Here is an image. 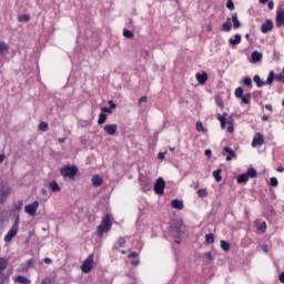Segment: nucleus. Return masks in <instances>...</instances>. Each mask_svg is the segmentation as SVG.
Here are the masks:
<instances>
[{"label": "nucleus", "mask_w": 284, "mask_h": 284, "mask_svg": "<svg viewBox=\"0 0 284 284\" xmlns=\"http://www.w3.org/2000/svg\"><path fill=\"white\" fill-rule=\"evenodd\" d=\"M200 185H201L200 182H195L194 185H193L194 190H199V186H200Z\"/></svg>", "instance_id": "59"}, {"label": "nucleus", "mask_w": 284, "mask_h": 284, "mask_svg": "<svg viewBox=\"0 0 284 284\" xmlns=\"http://www.w3.org/2000/svg\"><path fill=\"white\" fill-rule=\"evenodd\" d=\"M265 143V139H263V134L256 133L253 138L252 146L256 148V145H263Z\"/></svg>", "instance_id": "11"}, {"label": "nucleus", "mask_w": 284, "mask_h": 284, "mask_svg": "<svg viewBox=\"0 0 284 284\" xmlns=\"http://www.w3.org/2000/svg\"><path fill=\"white\" fill-rule=\"evenodd\" d=\"M277 172H284V168L283 166H278L277 168Z\"/></svg>", "instance_id": "64"}, {"label": "nucleus", "mask_w": 284, "mask_h": 284, "mask_svg": "<svg viewBox=\"0 0 284 284\" xmlns=\"http://www.w3.org/2000/svg\"><path fill=\"white\" fill-rule=\"evenodd\" d=\"M221 169H217L216 171L213 172V176L216 181V183H221V181H223V178H221Z\"/></svg>", "instance_id": "24"}, {"label": "nucleus", "mask_w": 284, "mask_h": 284, "mask_svg": "<svg viewBox=\"0 0 284 284\" xmlns=\"http://www.w3.org/2000/svg\"><path fill=\"white\" fill-rule=\"evenodd\" d=\"M164 190H165V180H163V178H159L154 184V192L155 194L163 195Z\"/></svg>", "instance_id": "7"}, {"label": "nucleus", "mask_w": 284, "mask_h": 284, "mask_svg": "<svg viewBox=\"0 0 284 284\" xmlns=\"http://www.w3.org/2000/svg\"><path fill=\"white\" fill-rule=\"evenodd\" d=\"M222 30L224 32H231L232 31V19L227 18L226 22L222 24Z\"/></svg>", "instance_id": "18"}, {"label": "nucleus", "mask_w": 284, "mask_h": 284, "mask_svg": "<svg viewBox=\"0 0 284 284\" xmlns=\"http://www.w3.org/2000/svg\"><path fill=\"white\" fill-rule=\"evenodd\" d=\"M77 172H79L77 166L67 165V166L60 169L61 175L64 176L65 179H74L77 176Z\"/></svg>", "instance_id": "5"}, {"label": "nucleus", "mask_w": 284, "mask_h": 284, "mask_svg": "<svg viewBox=\"0 0 284 284\" xmlns=\"http://www.w3.org/2000/svg\"><path fill=\"white\" fill-rule=\"evenodd\" d=\"M101 112L106 113V114H112V109L104 106L101 109Z\"/></svg>", "instance_id": "46"}, {"label": "nucleus", "mask_w": 284, "mask_h": 284, "mask_svg": "<svg viewBox=\"0 0 284 284\" xmlns=\"http://www.w3.org/2000/svg\"><path fill=\"white\" fill-rule=\"evenodd\" d=\"M197 196L199 199H205V196H207V189H199Z\"/></svg>", "instance_id": "31"}, {"label": "nucleus", "mask_w": 284, "mask_h": 284, "mask_svg": "<svg viewBox=\"0 0 284 284\" xmlns=\"http://www.w3.org/2000/svg\"><path fill=\"white\" fill-rule=\"evenodd\" d=\"M105 121H108V115L105 113H100L98 124L103 125V123H105Z\"/></svg>", "instance_id": "28"}, {"label": "nucleus", "mask_w": 284, "mask_h": 284, "mask_svg": "<svg viewBox=\"0 0 284 284\" xmlns=\"http://www.w3.org/2000/svg\"><path fill=\"white\" fill-rule=\"evenodd\" d=\"M158 159H160V160L165 159V153L160 152V153L158 154Z\"/></svg>", "instance_id": "54"}, {"label": "nucleus", "mask_w": 284, "mask_h": 284, "mask_svg": "<svg viewBox=\"0 0 284 284\" xmlns=\"http://www.w3.org/2000/svg\"><path fill=\"white\" fill-rule=\"evenodd\" d=\"M247 181H250L247 174H241L240 176H237V183H247Z\"/></svg>", "instance_id": "29"}, {"label": "nucleus", "mask_w": 284, "mask_h": 284, "mask_svg": "<svg viewBox=\"0 0 284 284\" xmlns=\"http://www.w3.org/2000/svg\"><path fill=\"white\" fill-rule=\"evenodd\" d=\"M268 120H270V118L267 115L262 116V121H268Z\"/></svg>", "instance_id": "63"}, {"label": "nucleus", "mask_w": 284, "mask_h": 284, "mask_svg": "<svg viewBox=\"0 0 284 284\" xmlns=\"http://www.w3.org/2000/svg\"><path fill=\"white\" fill-rule=\"evenodd\" d=\"M199 83H201L202 85L207 81V73L202 72V73H196L195 74Z\"/></svg>", "instance_id": "17"}, {"label": "nucleus", "mask_w": 284, "mask_h": 284, "mask_svg": "<svg viewBox=\"0 0 284 284\" xmlns=\"http://www.w3.org/2000/svg\"><path fill=\"white\" fill-rule=\"evenodd\" d=\"M268 10H274V1L268 2Z\"/></svg>", "instance_id": "53"}, {"label": "nucleus", "mask_w": 284, "mask_h": 284, "mask_svg": "<svg viewBox=\"0 0 284 284\" xmlns=\"http://www.w3.org/2000/svg\"><path fill=\"white\" fill-rule=\"evenodd\" d=\"M235 97L237 99H241L243 97V88L239 87L237 89H235Z\"/></svg>", "instance_id": "36"}, {"label": "nucleus", "mask_w": 284, "mask_h": 284, "mask_svg": "<svg viewBox=\"0 0 284 284\" xmlns=\"http://www.w3.org/2000/svg\"><path fill=\"white\" fill-rule=\"evenodd\" d=\"M276 26H277V28H281L282 26H284V9L277 10Z\"/></svg>", "instance_id": "12"}, {"label": "nucleus", "mask_w": 284, "mask_h": 284, "mask_svg": "<svg viewBox=\"0 0 284 284\" xmlns=\"http://www.w3.org/2000/svg\"><path fill=\"white\" fill-rule=\"evenodd\" d=\"M18 21H20V22H23V21L28 22V21H30V14H22V16H20L18 18Z\"/></svg>", "instance_id": "37"}, {"label": "nucleus", "mask_w": 284, "mask_h": 284, "mask_svg": "<svg viewBox=\"0 0 284 284\" xmlns=\"http://www.w3.org/2000/svg\"><path fill=\"white\" fill-rule=\"evenodd\" d=\"M205 242L209 243V244L214 243V234H212V233L206 234Z\"/></svg>", "instance_id": "34"}, {"label": "nucleus", "mask_w": 284, "mask_h": 284, "mask_svg": "<svg viewBox=\"0 0 284 284\" xmlns=\"http://www.w3.org/2000/svg\"><path fill=\"white\" fill-rule=\"evenodd\" d=\"M271 185L276 187L278 185V180L276 178H271Z\"/></svg>", "instance_id": "43"}, {"label": "nucleus", "mask_w": 284, "mask_h": 284, "mask_svg": "<svg viewBox=\"0 0 284 284\" xmlns=\"http://www.w3.org/2000/svg\"><path fill=\"white\" fill-rule=\"evenodd\" d=\"M139 103L142 104V103H148V97H142L140 100H139Z\"/></svg>", "instance_id": "49"}, {"label": "nucleus", "mask_w": 284, "mask_h": 284, "mask_svg": "<svg viewBox=\"0 0 284 284\" xmlns=\"http://www.w3.org/2000/svg\"><path fill=\"white\" fill-rule=\"evenodd\" d=\"M131 265H133V266L139 265V260L132 261V262H131Z\"/></svg>", "instance_id": "60"}, {"label": "nucleus", "mask_w": 284, "mask_h": 284, "mask_svg": "<svg viewBox=\"0 0 284 284\" xmlns=\"http://www.w3.org/2000/svg\"><path fill=\"white\" fill-rule=\"evenodd\" d=\"M280 283H284V272H282L278 276Z\"/></svg>", "instance_id": "52"}, {"label": "nucleus", "mask_w": 284, "mask_h": 284, "mask_svg": "<svg viewBox=\"0 0 284 284\" xmlns=\"http://www.w3.org/2000/svg\"><path fill=\"white\" fill-rule=\"evenodd\" d=\"M91 181L94 187H101L103 185V179L99 175H93Z\"/></svg>", "instance_id": "15"}, {"label": "nucleus", "mask_w": 284, "mask_h": 284, "mask_svg": "<svg viewBox=\"0 0 284 284\" xmlns=\"http://www.w3.org/2000/svg\"><path fill=\"white\" fill-rule=\"evenodd\" d=\"M275 74L274 71H270L267 80L264 82L265 85H272L274 83Z\"/></svg>", "instance_id": "23"}, {"label": "nucleus", "mask_w": 284, "mask_h": 284, "mask_svg": "<svg viewBox=\"0 0 284 284\" xmlns=\"http://www.w3.org/2000/svg\"><path fill=\"white\" fill-rule=\"evenodd\" d=\"M8 267V261L3 257H0V284H8L10 278V274H12V271L9 272V274L7 276L3 275V272H6Z\"/></svg>", "instance_id": "1"}, {"label": "nucleus", "mask_w": 284, "mask_h": 284, "mask_svg": "<svg viewBox=\"0 0 284 284\" xmlns=\"http://www.w3.org/2000/svg\"><path fill=\"white\" fill-rule=\"evenodd\" d=\"M217 119H219V121L221 123L222 130H225V123H226L225 119L221 114H217Z\"/></svg>", "instance_id": "40"}, {"label": "nucleus", "mask_w": 284, "mask_h": 284, "mask_svg": "<svg viewBox=\"0 0 284 284\" xmlns=\"http://www.w3.org/2000/svg\"><path fill=\"white\" fill-rule=\"evenodd\" d=\"M32 265H33L32 260H28V262H27V270H28L29 267H32Z\"/></svg>", "instance_id": "55"}, {"label": "nucleus", "mask_w": 284, "mask_h": 284, "mask_svg": "<svg viewBox=\"0 0 284 284\" xmlns=\"http://www.w3.org/2000/svg\"><path fill=\"white\" fill-rule=\"evenodd\" d=\"M171 205L174 210H183V201L172 200Z\"/></svg>", "instance_id": "20"}, {"label": "nucleus", "mask_w": 284, "mask_h": 284, "mask_svg": "<svg viewBox=\"0 0 284 284\" xmlns=\"http://www.w3.org/2000/svg\"><path fill=\"white\" fill-rule=\"evenodd\" d=\"M243 84L246 85L247 88H252V78H244Z\"/></svg>", "instance_id": "39"}, {"label": "nucleus", "mask_w": 284, "mask_h": 284, "mask_svg": "<svg viewBox=\"0 0 284 284\" xmlns=\"http://www.w3.org/2000/svg\"><path fill=\"white\" fill-rule=\"evenodd\" d=\"M232 21H233V28L235 30H239V28H241V21H239V16L236 13L232 16Z\"/></svg>", "instance_id": "21"}, {"label": "nucleus", "mask_w": 284, "mask_h": 284, "mask_svg": "<svg viewBox=\"0 0 284 284\" xmlns=\"http://www.w3.org/2000/svg\"><path fill=\"white\" fill-rule=\"evenodd\" d=\"M109 106L114 110V108H116V104L114 103V101L110 100L109 101Z\"/></svg>", "instance_id": "50"}, {"label": "nucleus", "mask_w": 284, "mask_h": 284, "mask_svg": "<svg viewBox=\"0 0 284 284\" xmlns=\"http://www.w3.org/2000/svg\"><path fill=\"white\" fill-rule=\"evenodd\" d=\"M112 229V222L110 221V215H105V217L102 220L101 225L98 227V234L99 236H103L105 232H110Z\"/></svg>", "instance_id": "4"}, {"label": "nucleus", "mask_w": 284, "mask_h": 284, "mask_svg": "<svg viewBox=\"0 0 284 284\" xmlns=\"http://www.w3.org/2000/svg\"><path fill=\"white\" fill-rule=\"evenodd\" d=\"M254 83H256L257 88H263L265 85V82L261 80V77L254 75L253 78Z\"/></svg>", "instance_id": "27"}, {"label": "nucleus", "mask_w": 284, "mask_h": 284, "mask_svg": "<svg viewBox=\"0 0 284 284\" xmlns=\"http://www.w3.org/2000/svg\"><path fill=\"white\" fill-rule=\"evenodd\" d=\"M241 99H242V103H244L245 105H250L251 99H252V93H246Z\"/></svg>", "instance_id": "25"}, {"label": "nucleus", "mask_w": 284, "mask_h": 284, "mask_svg": "<svg viewBox=\"0 0 284 284\" xmlns=\"http://www.w3.org/2000/svg\"><path fill=\"white\" fill-rule=\"evenodd\" d=\"M252 63H258V61L263 60V53L258 51H253L251 54Z\"/></svg>", "instance_id": "14"}, {"label": "nucleus", "mask_w": 284, "mask_h": 284, "mask_svg": "<svg viewBox=\"0 0 284 284\" xmlns=\"http://www.w3.org/2000/svg\"><path fill=\"white\" fill-rule=\"evenodd\" d=\"M216 103H217V105H219L220 108H223V101H222V100L216 99Z\"/></svg>", "instance_id": "57"}, {"label": "nucleus", "mask_w": 284, "mask_h": 284, "mask_svg": "<svg viewBox=\"0 0 284 284\" xmlns=\"http://www.w3.org/2000/svg\"><path fill=\"white\" fill-rule=\"evenodd\" d=\"M265 230H267V224L265 222H261L258 225H257V232H265Z\"/></svg>", "instance_id": "33"}, {"label": "nucleus", "mask_w": 284, "mask_h": 284, "mask_svg": "<svg viewBox=\"0 0 284 284\" xmlns=\"http://www.w3.org/2000/svg\"><path fill=\"white\" fill-rule=\"evenodd\" d=\"M6 161V154H0V163H3Z\"/></svg>", "instance_id": "58"}, {"label": "nucleus", "mask_w": 284, "mask_h": 284, "mask_svg": "<svg viewBox=\"0 0 284 284\" xmlns=\"http://www.w3.org/2000/svg\"><path fill=\"white\" fill-rule=\"evenodd\" d=\"M45 265H52V258L45 257L44 260Z\"/></svg>", "instance_id": "48"}, {"label": "nucleus", "mask_w": 284, "mask_h": 284, "mask_svg": "<svg viewBox=\"0 0 284 284\" xmlns=\"http://www.w3.org/2000/svg\"><path fill=\"white\" fill-rule=\"evenodd\" d=\"M49 187L52 192H61V186H59V183H57V181H52L49 184Z\"/></svg>", "instance_id": "22"}, {"label": "nucleus", "mask_w": 284, "mask_h": 284, "mask_svg": "<svg viewBox=\"0 0 284 284\" xmlns=\"http://www.w3.org/2000/svg\"><path fill=\"white\" fill-rule=\"evenodd\" d=\"M129 258H139V253L133 252V253L129 254Z\"/></svg>", "instance_id": "47"}, {"label": "nucleus", "mask_w": 284, "mask_h": 284, "mask_svg": "<svg viewBox=\"0 0 284 284\" xmlns=\"http://www.w3.org/2000/svg\"><path fill=\"white\" fill-rule=\"evenodd\" d=\"M227 132H229L230 134H232V132H234V126H233V125H230V126L227 128Z\"/></svg>", "instance_id": "56"}, {"label": "nucleus", "mask_w": 284, "mask_h": 284, "mask_svg": "<svg viewBox=\"0 0 284 284\" xmlns=\"http://www.w3.org/2000/svg\"><path fill=\"white\" fill-rule=\"evenodd\" d=\"M105 134H109V136H114L116 134V130H119V125L116 124H106L103 128Z\"/></svg>", "instance_id": "9"}, {"label": "nucleus", "mask_w": 284, "mask_h": 284, "mask_svg": "<svg viewBox=\"0 0 284 284\" xmlns=\"http://www.w3.org/2000/svg\"><path fill=\"white\" fill-rule=\"evenodd\" d=\"M226 8H229L230 10H234V2L232 0H227Z\"/></svg>", "instance_id": "44"}, {"label": "nucleus", "mask_w": 284, "mask_h": 284, "mask_svg": "<svg viewBox=\"0 0 284 284\" xmlns=\"http://www.w3.org/2000/svg\"><path fill=\"white\" fill-rule=\"evenodd\" d=\"M38 210H39V201H34L33 203L24 206V212L29 216H37Z\"/></svg>", "instance_id": "6"}, {"label": "nucleus", "mask_w": 284, "mask_h": 284, "mask_svg": "<svg viewBox=\"0 0 284 284\" xmlns=\"http://www.w3.org/2000/svg\"><path fill=\"white\" fill-rule=\"evenodd\" d=\"M94 267V254H90L81 265L83 274H90Z\"/></svg>", "instance_id": "2"}, {"label": "nucleus", "mask_w": 284, "mask_h": 284, "mask_svg": "<svg viewBox=\"0 0 284 284\" xmlns=\"http://www.w3.org/2000/svg\"><path fill=\"white\" fill-rule=\"evenodd\" d=\"M14 283L31 284L32 282L23 275H18L17 277H14Z\"/></svg>", "instance_id": "16"}, {"label": "nucleus", "mask_w": 284, "mask_h": 284, "mask_svg": "<svg viewBox=\"0 0 284 284\" xmlns=\"http://www.w3.org/2000/svg\"><path fill=\"white\" fill-rule=\"evenodd\" d=\"M209 261H213L212 253H206Z\"/></svg>", "instance_id": "61"}, {"label": "nucleus", "mask_w": 284, "mask_h": 284, "mask_svg": "<svg viewBox=\"0 0 284 284\" xmlns=\"http://www.w3.org/2000/svg\"><path fill=\"white\" fill-rule=\"evenodd\" d=\"M183 230V223L176 222L175 226L171 227V233L173 236H179Z\"/></svg>", "instance_id": "13"}, {"label": "nucleus", "mask_w": 284, "mask_h": 284, "mask_svg": "<svg viewBox=\"0 0 284 284\" xmlns=\"http://www.w3.org/2000/svg\"><path fill=\"white\" fill-rule=\"evenodd\" d=\"M265 108H266L270 112H272V104H266Z\"/></svg>", "instance_id": "62"}, {"label": "nucleus", "mask_w": 284, "mask_h": 284, "mask_svg": "<svg viewBox=\"0 0 284 284\" xmlns=\"http://www.w3.org/2000/svg\"><path fill=\"white\" fill-rule=\"evenodd\" d=\"M241 34H235V39H230L229 42L231 45H239L241 43Z\"/></svg>", "instance_id": "26"}, {"label": "nucleus", "mask_w": 284, "mask_h": 284, "mask_svg": "<svg viewBox=\"0 0 284 284\" xmlns=\"http://www.w3.org/2000/svg\"><path fill=\"white\" fill-rule=\"evenodd\" d=\"M118 244H119L120 247H125V239L120 237L119 241H118Z\"/></svg>", "instance_id": "45"}, {"label": "nucleus", "mask_w": 284, "mask_h": 284, "mask_svg": "<svg viewBox=\"0 0 284 284\" xmlns=\"http://www.w3.org/2000/svg\"><path fill=\"white\" fill-rule=\"evenodd\" d=\"M273 29L274 23L272 22V20H266L261 27V32H263V34H267V32H271V30Z\"/></svg>", "instance_id": "10"}, {"label": "nucleus", "mask_w": 284, "mask_h": 284, "mask_svg": "<svg viewBox=\"0 0 284 284\" xmlns=\"http://www.w3.org/2000/svg\"><path fill=\"white\" fill-rule=\"evenodd\" d=\"M256 169H248L246 176H248V179H256Z\"/></svg>", "instance_id": "32"}, {"label": "nucleus", "mask_w": 284, "mask_h": 284, "mask_svg": "<svg viewBox=\"0 0 284 284\" xmlns=\"http://www.w3.org/2000/svg\"><path fill=\"white\" fill-rule=\"evenodd\" d=\"M16 210L18 212H21V210H23V202H22V200L18 201V203L16 204Z\"/></svg>", "instance_id": "42"}, {"label": "nucleus", "mask_w": 284, "mask_h": 284, "mask_svg": "<svg viewBox=\"0 0 284 284\" xmlns=\"http://www.w3.org/2000/svg\"><path fill=\"white\" fill-rule=\"evenodd\" d=\"M123 37H125L126 39H132L134 37V33H132V31L130 30H124Z\"/></svg>", "instance_id": "41"}, {"label": "nucleus", "mask_w": 284, "mask_h": 284, "mask_svg": "<svg viewBox=\"0 0 284 284\" xmlns=\"http://www.w3.org/2000/svg\"><path fill=\"white\" fill-rule=\"evenodd\" d=\"M18 232H19V215H16V220L11 230L4 236L6 243H10V241H12L14 236H17Z\"/></svg>", "instance_id": "3"}, {"label": "nucleus", "mask_w": 284, "mask_h": 284, "mask_svg": "<svg viewBox=\"0 0 284 284\" xmlns=\"http://www.w3.org/2000/svg\"><path fill=\"white\" fill-rule=\"evenodd\" d=\"M204 154H205V156H209V159H210V156H212V150L206 149Z\"/></svg>", "instance_id": "51"}, {"label": "nucleus", "mask_w": 284, "mask_h": 284, "mask_svg": "<svg viewBox=\"0 0 284 284\" xmlns=\"http://www.w3.org/2000/svg\"><path fill=\"white\" fill-rule=\"evenodd\" d=\"M196 131H197V132H204V133H205V132H207V129H204V128H203V123L197 122V123H196Z\"/></svg>", "instance_id": "38"}, {"label": "nucleus", "mask_w": 284, "mask_h": 284, "mask_svg": "<svg viewBox=\"0 0 284 284\" xmlns=\"http://www.w3.org/2000/svg\"><path fill=\"white\" fill-rule=\"evenodd\" d=\"M221 247L224 252H230V242L221 240Z\"/></svg>", "instance_id": "30"}, {"label": "nucleus", "mask_w": 284, "mask_h": 284, "mask_svg": "<svg viewBox=\"0 0 284 284\" xmlns=\"http://www.w3.org/2000/svg\"><path fill=\"white\" fill-rule=\"evenodd\" d=\"M223 156H226V161H232V159H236V153L234 152V150H232V148L224 146Z\"/></svg>", "instance_id": "8"}, {"label": "nucleus", "mask_w": 284, "mask_h": 284, "mask_svg": "<svg viewBox=\"0 0 284 284\" xmlns=\"http://www.w3.org/2000/svg\"><path fill=\"white\" fill-rule=\"evenodd\" d=\"M39 130H40V132H47L48 131V123L47 122H41L39 124Z\"/></svg>", "instance_id": "35"}, {"label": "nucleus", "mask_w": 284, "mask_h": 284, "mask_svg": "<svg viewBox=\"0 0 284 284\" xmlns=\"http://www.w3.org/2000/svg\"><path fill=\"white\" fill-rule=\"evenodd\" d=\"M10 47L6 42H0V55L8 54Z\"/></svg>", "instance_id": "19"}]
</instances>
